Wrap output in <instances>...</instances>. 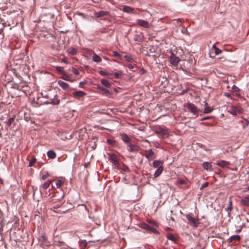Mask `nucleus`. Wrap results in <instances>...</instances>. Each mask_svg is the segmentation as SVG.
Listing matches in <instances>:
<instances>
[{
	"label": "nucleus",
	"instance_id": "54",
	"mask_svg": "<svg viewBox=\"0 0 249 249\" xmlns=\"http://www.w3.org/2000/svg\"><path fill=\"white\" fill-rule=\"evenodd\" d=\"M224 95L226 96V97H227L228 98H231V95L230 93L229 92H225L224 93Z\"/></svg>",
	"mask_w": 249,
	"mask_h": 249
},
{
	"label": "nucleus",
	"instance_id": "60",
	"mask_svg": "<svg viewBox=\"0 0 249 249\" xmlns=\"http://www.w3.org/2000/svg\"><path fill=\"white\" fill-rule=\"evenodd\" d=\"M144 141L147 142H149V141L147 140H145Z\"/></svg>",
	"mask_w": 249,
	"mask_h": 249
},
{
	"label": "nucleus",
	"instance_id": "51",
	"mask_svg": "<svg viewBox=\"0 0 249 249\" xmlns=\"http://www.w3.org/2000/svg\"><path fill=\"white\" fill-rule=\"evenodd\" d=\"M49 176V174L48 173H47L46 174L43 175L42 177H41V178L43 180H45Z\"/></svg>",
	"mask_w": 249,
	"mask_h": 249
},
{
	"label": "nucleus",
	"instance_id": "41",
	"mask_svg": "<svg viewBox=\"0 0 249 249\" xmlns=\"http://www.w3.org/2000/svg\"><path fill=\"white\" fill-rule=\"evenodd\" d=\"M113 55L114 56H115L117 58H120L122 57L121 55L117 51H113Z\"/></svg>",
	"mask_w": 249,
	"mask_h": 249
},
{
	"label": "nucleus",
	"instance_id": "43",
	"mask_svg": "<svg viewBox=\"0 0 249 249\" xmlns=\"http://www.w3.org/2000/svg\"><path fill=\"white\" fill-rule=\"evenodd\" d=\"M177 182L178 184L183 185L185 184L186 181L184 179H178L177 180Z\"/></svg>",
	"mask_w": 249,
	"mask_h": 249
},
{
	"label": "nucleus",
	"instance_id": "19",
	"mask_svg": "<svg viewBox=\"0 0 249 249\" xmlns=\"http://www.w3.org/2000/svg\"><path fill=\"white\" fill-rule=\"evenodd\" d=\"M163 162L160 160H155L153 161V166L154 168H156L157 169H159L160 167H163L162 166Z\"/></svg>",
	"mask_w": 249,
	"mask_h": 249
},
{
	"label": "nucleus",
	"instance_id": "15",
	"mask_svg": "<svg viewBox=\"0 0 249 249\" xmlns=\"http://www.w3.org/2000/svg\"><path fill=\"white\" fill-rule=\"evenodd\" d=\"M202 166L204 169L209 171H213V167L211 163L209 162H204L202 164Z\"/></svg>",
	"mask_w": 249,
	"mask_h": 249
},
{
	"label": "nucleus",
	"instance_id": "23",
	"mask_svg": "<svg viewBox=\"0 0 249 249\" xmlns=\"http://www.w3.org/2000/svg\"><path fill=\"white\" fill-rule=\"evenodd\" d=\"M213 111V108L210 107L207 103H205L204 104V113H210Z\"/></svg>",
	"mask_w": 249,
	"mask_h": 249
},
{
	"label": "nucleus",
	"instance_id": "36",
	"mask_svg": "<svg viewBox=\"0 0 249 249\" xmlns=\"http://www.w3.org/2000/svg\"><path fill=\"white\" fill-rule=\"evenodd\" d=\"M62 205V202H59L58 203L54 204V205L53 206L52 208H51V210H52L53 209H56L58 208H59L61 205Z\"/></svg>",
	"mask_w": 249,
	"mask_h": 249
},
{
	"label": "nucleus",
	"instance_id": "59",
	"mask_svg": "<svg viewBox=\"0 0 249 249\" xmlns=\"http://www.w3.org/2000/svg\"><path fill=\"white\" fill-rule=\"evenodd\" d=\"M128 68L129 69H132L133 68V66L131 65V64H129L128 66Z\"/></svg>",
	"mask_w": 249,
	"mask_h": 249
},
{
	"label": "nucleus",
	"instance_id": "31",
	"mask_svg": "<svg viewBox=\"0 0 249 249\" xmlns=\"http://www.w3.org/2000/svg\"><path fill=\"white\" fill-rule=\"evenodd\" d=\"M68 53L71 55H75L77 53V51L73 47L70 48L67 50Z\"/></svg>",
	"mask_w": 249,
	"mask_h": 249
},
{
	"label": "nucleus",
	"instance_id": "9",
	"mask_svg": "<svg viewBox=\"0 0 249 249\" xmlns=\"http://www.w3.org/2000/svg\"><path fill=\"white\" fill-rule=\"evenodd\" d=\"M122 140L127 145L131 142V138L126 134L122 133L120 134Z\"/></svg>",
	"mask_w": 249,
	"mask_h": 249
},
{
	"label": "nucleus",
	"instance_id": "13",
	"mask_svg": "<svg viewBox=\"0 0 249 249\" xmlns=\"http://www.w3.org/2000/svg\"><path fill=\"white\" fill-rule=\"evenodd\" d=\"M143 36L142 34H135L133 36V39L137 43H140L142 41Z\"/></svg>",
	"mask_w": 249,
	"mask_h": 249
},
{
	"label": "nucleus",
	"instance_id": "61",
	"mask_svg": "<svg viewBox=\"0 0 249 249\" xmlns=\"http://www.w3.org/2000/svg\"><path fill=\"white\" fill-rule=\"evenodd\" d=\"M186 92V90H183L182 93L183 94Z\"/></svg>",
	"mask_w": 249,
	"mask_h": 249
},
{
	"label": "nucleus",
	"instance_id": "8",
	"mask_svg": "<svg viewBox=\"0 0 249 249\" xmlns=\"http://www.w3.org/2000/svg\"><path fill=\"white\" fill-rule=\"evenodd\" d=\"M128 147V151L130 152H137L140 150V147L136 144L131 143V142L127 145Z\"/></svg>",
	"mask_w": 249,
	"mask_h": 249
},
{
	"label": "nucleus",
	"instance_id": "22",
	"mask_svg": "<svg viewBox=\"0 0 249 249\" xmlns=\"http://www.w3.org/2000/svg\"><path fill=\"white\" fill-rule=\"evenodd\" d=\"M228 163L227 161L223 160H218L216 162V165L222 168L226 167Z\"/></svg>",
	"mask_w": 249,
	"mask_h": 249
},
{
	"label": "nucleus",
	"instance_id": "47",
	"mask_svg": "<svg viewBox=\"0 0 249 249\" xmlns=\"http://www.w3.org/2000/svg\"><path fill=\"white\" fill-rule=\"evenodd\" d=\"M249 125V121L248 120H245L244 122V124L243 125V128H246L247 126Z\"/></svg>",
	"mask_w": 249,
	"mask_h": 249
},
{
	"label": "nucleus",
	"instance_id": "38",
	"mask_svg": "<svg viewBox=\"0 0 249 249\" xmlns=\"http://www.w3.org/2000/svg\"><path fill=\"white\" fill-rule=\"evenodd\" d=\"M36 159L35 158H33L30 161H29V167H32L33 166H34V164L35 163V162H36Z\"/></svg>",
	"mask_w": 249,
	"mask_h": 249
},
{
	"label": "nucleus",
	"instance_id": "35",
	"mask_svg": "<svg viewBox=\"0 0 249 249\" xmlns=\"http://www.w3.org/2000/svg\"><path fill=\"white\" fill-rule=\"evenodd\" d=\"M113 75L115 78H120L122 75V72L120 71L118 72H115Z\"/></svg>",
	"mask_w": 249,
	"mask_h": 249
},
{
	"label": "nucleus",
	"instance_id": "12",
	"mask_svg": "<svg viewBox=\"0 0 249 249\" xmlns=\"http://www.w3.org/2000/svg\"><path fill=\"white\" fill-rule=\"evenodd\" d=\"M51 182H52V181L50 180H47V181H46L43 184H42L39 187L40 192H41L42 191L48 189L49 188V187L50 186Z\"/></svg>",
	"mask_w": 249,
	"mask_h": 249
},
{
	"label": "nucleus",
	"instance_id": "52",
	"mask_svg": "<svg viewBox=\"0 0 249 249\" xmlns=\"http://www.w3.org/2000/svg\"><path fill=\"white\" fill-rule=\"evenodd\" d=\"M123 170L124 172H128L129 168L127 166L124 165L123 167Z\"/></svg>",
	"mask_w": 249,
	"mask_h": 249
},
{
	"label": "nucleus",
	"instance_id": "50",
	"mask_svg": "<svg viewBox=\"0 0 249 249\" xmlns=\"http://www.w3.org/2000/svg\"><path fill=\"white\" fill-rule=\"evenodd\" d=\"M231 89L235 91H238L239 90V89L235 85H233L231 87Z\"/></svg>",
	"mask_w": 249,
	"mask_h": 249
},
{
	"label": "nucleus",
	"instance_id": "6",
	"mask_svg": "<svg viewBox=\"0 0 249 249\" xmlns=\"http://www.w3.org/2000/svg\"><path fill=\"white\" fill-rule=\"evenodd\" d=\"M108 157L109 160L114 165H118L119 164V162L117 159V156L116 154L109 153Z\"/></svg>",
	"mask_w": 249,
	"mask_h": 249
},
{
	"label": "nucleus",
	"instance_id": "17",
	"mask_svg": "<svg viewBox=\"0 0 249 249\" xmlns=\"http://www.w3.org/2000/svg\"><path fill=\"white\" fill-rule=\"evenodd\" d=\"M86 93L82 91H76L72 93L73 96L74 97H82L86 95Z\"/></svg>",
	"mask_w": 249,
	"mask_h": 249
},
{
	"label": "nucleus",
	"instance_id": "7",
	"mask_svg": "<svg viewBox=\"0 0 249 249\" xmlns=\"http://www.w3.org/2000/svg\"><path fill=\"white\" fill-rule=\"evenodd\" d=\"M179 61V59L178 57L175 56L174 53H172L170 58V63L174 66H178Z\"/></svg>",
	"mask_w": 249,
	"mask_h": 249
},
{
	"label": "nucleus",
	"instance_id": "37",
	"mask_svg": "<svg viewBox=\"0 0 249 249\" xmlns=\"http://www.w3.org/2000/svg\"><path fill=\"white\" fill-rule=\"evenodd\" d=\"M14 121V118L12 117L9 119L8 121L6 123V125L9 127L10 126L11 124L13 123Z\"/></svg>",
	"mask_w": 249,
	"mask_h": 249
},
{
	"label": "nucleus",
	"instance_id": "32",
	"mask_svg": "<svg viewBox=\"0 0 249 249\" xmlns=\"http://www.w3.org/2000/svg\"><path fill=\"white\" fill-rule=\"evenodd\" d=\"M99 73L104 76H109H109L113 75L112 73H109L105 71H102V70H101L99 71Z\"/></svg>",
	"mask_w": 249,
	"mask_h": 249
},
{
	"label": "nucleus",
	"instance_id": "56",
	"mask_svg": "<svg viewBox=\"0 0 249 249\" xmlns=\"http://www.w3.org/2000/svg\"><path fill=\"white\" fill-rule=\"evenodd\" d=\"M210 118V117H205L202 118L201 119V121H203L207 120L208 119H209Z\"/></svg>",
	"mask_w": 249,
	"mask_h": 249
},
{
	"label": "nucleus",
	"instance_id": "21",
	"mask_svg": "<svg viewBox=\"0 0 249 249\" xmlns=\"http://www.w3.org/2000/svg\"><path fill=\"white\" fill-rule=\"evenodd\" d=\"M98 89L102 91L103 92H104V93H105V94H106V95L107 96H110L111 95V93L106 88H104L101 86H98L97 87Z\"/></svg>",
	"mask_w": 249,
	"mask_h": 249
},
{
	"label": "nucleus",
	"instance_id": "40",
	"mask_svg": "<svg viewBox=\"0 0 249 249\" xmlns=\"http://www.w3.org/2000/svg\"><path fill=\"white\" fill-rule=\"evenodd\" d=\"M63 182L61 180H57L56 182V186L57 188H60Z\"/></svg>",
	"mask_w": 249,
	"mask_h": 249
},
{
	"label": "nucleus",
	"instance_id": "42",
	"mask_svg": "<svg viewBox=\"0 0 249 249\" xmlns=\"http://www.w3.org/2000/svg\"><path fill=\"white\" fill-rule=\"evenodd\" d=\"M55 69L57 71L62 73L64 71V68L62 67L57 66L55 67Z\"/></svg>",
	"mask_w": 249,
	"mask_h": 249
},
{
	"label": "nucleus",
	"instance_id": "63",
	"mask_svg": "<svg viewBox=\"0 0 249 249\" xmlns=\"http://www.w3.org/2000/svg\"><path fill=\"white\" fill-rule=\"evenodd\" d=\"M80 85H82V82H80Z\"/></svg>",
	"mask_w": 249,
	"mask_h": 249
},
{
	"label": "nucleus",
	"instance_id": "45",
	"mask_svg": "<svg viewBox=\"0 0 249 249\" xmlns=\"http://www.w3.org/2000/svg\"><path fill=\"white\" fill-rule=\"evenodd\" d=\"M152 144L156 148H159L160 147V144L157 141H153V142H152Z\"/></svg>",
	"mask_w": 249,
	"mask_h": 249
},
{
	"label": "nucleus",
	"instance_id": "33",
	"mask_svg": "<svg viewBox=\"0 0 249 249\" xmlns=\"http://www.w3.org/2000/svg\"><path fill=\"white\" fill-rule=\"evenodd\" d=\"M142 228H143L144 229L146 230V231H150V230H152V227H151L150 226H149V225H148L146 223H144L142 224Z\"/></svg>",
	"mask_w": 249,
	"mask_h": 249
},
{
	"label": "nucleus",
	"instance_id": "64",
	"mask_svg": "<svg viewBox=\"0 0 249 249\" xmlns=\"http://www.w3.org/2000/svg\"><path fill=\"white\" fill-rule=\"evenodd\" d=\"M248 190H249V186L248 187Z\"/></svg>",
	"mask_w": 249,
	"mask_h": 249
},
{
	"label": "nucleus",
	"instance_id": "39",
	"mask_svg": "<svg viewBox=\"0 0 249 249\" xmlns=\"http://www.w3.org/2000/svg\"><path fill=\"white\" fill-rule=\"evenodd\" d=\"M107 142L108 144H109V145H114L116 143V142L115 140L109 139H107Z\"/></svg>",
	"mask_w": 249,
	"mask_h": 249
},
{
	"label": "nucleus",
	"instance_id": "11",
	"mask_svg": "<svg viewBox=\"0 0 249 249\" xmlns=\"http://www.w3.org/2000/svg\"><path fill=\"white\" fill-rule=\"evenodd\" d=\"M50 101L47 102L48 104H51L53 105H57L60 103V100L56 95H54L53 98H50Z\"/></svg>",
	"mask_w": 249,
	"mask_h": 249
},
{
	"label": "nucleus",
	"instance_id": "16",
	"mask_svg": "<svg viewBox=\"0 0 249 249\" xmlns=\"http://www.w3.org/2000/svg\"><path fill=\"white\" fill-rule=\"evenodd\" d=\"M241 204L246 206H249V195H246L241 200Z\"/></svg>",
	"mask_w": 249,
	"mask_h": 249
},
{
	"label": "nucleus",
	"instance_id": "14",
	"mask_svg": "<svg viewBox=\"0 0 249 249\" xmlns=\"http://www.w3.org/2000/svg\"><path fill=\"white\" fill-rule=\"evenodd\" d=\"M58 85L64 90H68L69 89V85L68 83L61 80L58 81Z\"/></svg>",
	"mask_w": 249,
	"mask_h": 249
},
{
	"label": "nucleus",
	"instance_id": "1",
	"mask_svg": "<svg viewBox=\"0 0 249 249\" xmlns=\"http://www.w3.org/2000/svg\"><path fill=\"white\" fill-rule=\"evenodd\" d=\"M153 130L161 139H165L170 136V130L165 126L156 125L153 126Z\"/></svg>",
	"mask_w": 249,
	"mask_h": 249
},
{
	"label": "nucleus",
	"instance_id": "18",
	"mask_svg": "<svg viewBox=\"0 0 249 249\" xmlns=\"http://www.w3.org/2000/svg\"><path fill=\"white\" fill-rule=\"evenodd\" d=\"M108 12L106 11H100L95 13V16L97 18H101L104 16H107Z\"/></svg>",
	"mask_w": 249,
	"mask_h": 249
},
{
	"label": "nucleus",
	"instance_id": "48",
	"mask_svg": "<svg viewBox=\"0 0 249 249\" xmlns=\"http://www.w3.org/2000/svg\"><path fill=\"white\" fill-rule=\"evenodd\" d=\"M62 78L64 80L69 81L70 80V77L66 74H63L62 76Z\"/></svg>",
	"mask_w": 249,
	"mask_h": 249
},
{
	"label": "nucleus",
	"instance_id": "55",
	"mask_svg": "<svg viewBox=\"0 0 249 249\" xmlns=\"http://www.w3.org/2000/svg\"><path fill=\"white\" fill-rule=\"evenodd\" d=\"M150 231H152L153 233H158V231L156 229L152 228V230H150Z\"/></svg>",
	"mask_w": 249,
	"mask_h": 249
},
{
	"label": "nucleus",
	"instance_id": "53",
	"mask_svg": "<svg viewBox=\"0 0 249 249\" xmlns=\"http://www.w3.org/2000/svg\"><path fill=\"white\" fill-rule=\"evenodd\" d=\"M61 62L65 63V64H68V61H67V59L66 58V57H64V58H63L62 59H61Z\"/></svg>",
	"mask_w": 249,
	"mask_h": 249
},
{
	"label": "nucleus",
	"instance_id": "24",
	"mask_svg": "<svg viewBox=\"0 0 249 249\" xmlns=\"http://www.w3.org/2000/svg\"><path fill=\"white\" fill-rule=\"evenodd\" d=\"M134 8L128 6H124L123 7V11L127 13H130L132 12Z\"/></svg>",
	"mask_w": 249,
	"mask_h": 249
},
{
	"label": "nucleus",
	"instance_id": "2",
	"mask_svg": "<svg viewBox=\"0 0 249 249\" xmlns=\"http://www.w3.org/2000/svg\"><path fill=\"white\" fill-rule=\"evenodd\" d=\"M184 107L188 109V111L193 113V115H196L195 118L197 116L199 110L195 105L191 103H188L185 104Z\"/></svg>",
	"mask_w": 249,
	"mask_h": 249
},
{
	"label": "nucleus",
	"instance_id": "4",
	"mask_svg": "<svg viewBox=\"0 0 249 249\" xmlns=\"http://www.w3.org/2000/svg\"><path fill=\"white\" fill-rule=\"evenodd\" d=\"M228 112L233 116H236L238 113L241 112V110L240 107L231 105Z\"/></svg>",
	"mask_w": 249,
	"mask_h": 249
},
{
	"label": "nucleus",
	"instance_id": "3",
	"mask_svg": "<svg viewBox=\"0 0 249 249\" xmlns=\"http://www.w3.org/2000/svg\"><path fill=\"white\" fill-rule=\"evenodd\" d=\"M186 217L189 221L188 224L192 227L196 228L199 224L197 219L193 217L191 214H188L186 215Z\"/></svg>",
	"mask_w": 249,
	"mask_h": 249
},
{
	"label": "nucleus",
	"instance_id": "26",
	"mask_svg": "<svg viewBox=\"0 0 249 249\" xmlns=\"http://www.w3.org/2000/svg\"><path fill=\"white\" fill-rule=\"evenodd\" d=\"M47 156L49 159H53L56 157L55 153L53 150H49L47 152Z\"/></svg>",
	"mask_w": 249,
	"mask_h": 249
},
{
	"label": "nucleus",
	"instance_id": "10",
	"mask_svg": "<svg viewBox=\"0 0 249 249\" xmlns=\"http://www.w3.org/2000/svg\"><path fill=\"white\" fill-rule=\"evenodd\" d=\"M137 23L139 25L145 28H148L150 27L149 23L147 21L144 20L137 19Z\"/></svg>",
	"mask_w": 249,
	"mask_h": 249
},
{
	"label": "nucleus",
	"instance_id": "46",
	"mask_svg": "<svg viewBox=\"0 0 249 249\" xmlns=\"http://www.w3.org/2000/svg\"><path fill=\"white\" fill-rule=\"evenodd\" d=\"M209 185V183L208 182H205L203 183L200 187V189L201 190H203L204 188L207 187Z\"/></svg>",
	"mask_w": 249,
	"mask_h": 249
},
{
	"label": "nucleus",
	"instance_id": "58",
	"mask_svg": "<svg viewBox=\"0 0 249 249\" xmlns=\"http://www.w3.org/2000/svg\"><path fill=\"white\" fill-rule=\"evenodd\" d=\"M228 206H232V202H231V200H229V205Z\"/></svg>",
	"mask_w": 249,
	"mask_h": 249
},
{
	"label": "nucleus",
	"instance_id": "20",
	"mask_svg": "<svg viewBox=\"0 0 249 249\" xmlns=\"http://www.w3.org/2000/svg\"><path fill=\"white\" fill-rule=\"evenodd\" d=\"M241 239V237L238 235H233L231 236L229 241L230 243H232L233 241H239Z\"/></svg>",
	"mask_w": 249,
	"mask_h": 249
},
{
	"label": "nucleus",
	"instance_id": "25",
	"mask_svg": "<svg viewBox=\"0 0 249 249\" xmlns=\"http://www.w3.org/2000/svg\"><path fill=\"white\" fill-rule=\"evenodd\" d=\"M92 60L96 63H100L102 61L101 58L97 54H94L92 57Z\"/></svg>",
	"mask_w": 249,
	"mask_h": 249
},
{
	"label": "nucleus",
	"instance_id": "28",
	"mask_svg": "<svg viewBox=\"0 0 249 249\" xmlns=\"http://www.w3.org/2000/svg\"><path fill=\"white\" fill-rule=\"evenodd\" d=\"M101 82L103 85L106 88H109L111 86L110 83L107 79H103L101 80Z\"/></svg>",
	"mask_w": 249,
	"mask_h": 249
},
{
	"label": "nucleus",
	"instance_id": "34",
	"mask_svg": "<svg viewBox=\"0 0 249 249\" xmlns=\"http://www.w3.org/2000/svg\"><path fill=\"white\" fill-rule=\"evenodd\" d=\"M43 16L47 17L49 19H51L53 18L54 14L50 13H44L43 14Z\"/></svg>",
	"mask_w": 249,
	"mask_h": 249
},
{
	"label": "nucleus",
	"instance_id": "49",
	"mask_svg": "<svg viewBox=\"0 0 249 249\" xmlns=\"http://www.w3.org/2000/svg\"><path fill=\"white\" fill-rule=\"evenodd\" d=\"M71 71L75 75H78L79 73L78 70L74 68L72 69Z\"/></svg>",
	"mask_w": 249,
	"mask_h": 249
},
{
	"label": "nucleus",
	"instance_id": "44",
	"mask_svg": "<svg viewBox=\"0 0 249 249\" xmlns=\"http://www.w3.org/2000/svg\"><path fill=\"white\" fill-rule=\"evenodd\" d=\"M232 210V206H228L226 208H225V211L228 212V215L229 216L230 215V212Z\"/></svg>",
	"mask_w": 249,
	"mask_h": 249
},
{
	"label": "nucleus",
	"instance_id": "27",
	"mask_svg": "<svg viewBox=\"0 0 249 249\" xmlns=\"http://www.w3.org/2000/svg\"><path fill=\"white\" fill-rule=\"evenodd\" d=\"M163 170V167H160L159 169H157L154 173V176L155 178L158 177L162 172Z\"/></svg>",
	"mask_w": 249,
	"mask_h": 249
},
{
	"label": "nucleus",
	"instance_id": "5",
	"mask_svg": "<svg viewBox=\"0 0 249 249\" xmlns=\"http://www.w3.org/2000/svg\"><path fill=\"white\" fill-rule=\"evenodd\" d=\"M145 156L148 160H152L156 158L155 153L151 149L145 151Z\"/></svg>",
	"mask_w": 249,
	"mask_h": 249
},
{
	"label": "nucleus",
	"instance_id": "57",
	"mask_svg": "<svg viewBox=\"0 0 249 249\" xmlns=\"http://www.w3.org/2000/svg\"><path fill=\"white\" fill-rule=\"evenodd\" d=\"M42 95L43 97H45V98H48L49 99H50V98L49 95L48 94H46L45 95H43V94L42 93Z\"/></svg>",
	"mask_w": 249,
	"mask_h": 249
},
{
	"label": "nucleus",
	"instance_id": "62",
	"mask_svg": "<svg viewBox=\"0 0 249 249\" xmlns=\"http://www.w3.org/2000/svg\"><path fill=\"white\" fill-rule=\"evenodd\" d=\"M2 183V180L0 179V183Z\"/></svg>",
	"mask_w": 249,
	"mask_h": 249
},
{
	"label": "nucleus",
	"instance_id": "29",
	"mask_svg": "<svg viewBox=\"0 0 249 249\" xmlns=\"http://www.w3.org/2000/svg\"><path fill=\"white\" fill-rule=\"evenodd\" d=\"M218 43V42H216L215 43H214L213 46H212V48L214 49V53L216 55H218L220 53H222V50L219 49V48H218L216 46V44H217Z\"/></svg>",
	"mask_w": 249,
	"mask_h": 249
},
{
	"label": "nucleus",
	"instance_id": "30",
	"mask_svg": "<svg viewBox=\"0 0 249 249\" xmlns=\"http://www.w3.org/2000/svg\"><path fill=\"white\" fill-rule=\"evenodd\" d=\"M166 236H167V238H168V239H169L174 242H176L177 239L172 233H168L167 234Z\"/></svg>",
	"mask_w": 249,
	"mask_h": 249
}]
</instances>
